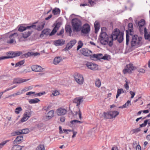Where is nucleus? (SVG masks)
<instances>
[{"label":"nucleus","mask_w":150,"mask_h":150,"mask_svg":"<svg viewBox=\"0 0 150 150\" xmlns=\"http://www.w3.org/2000/svg\"><path fill=\"white\" fill-rule=\"evenodd\" d=\"M123 32H120L117 28H115L110 36L105 32H101L99 39L101 44L111 47L113 45V40H117L119 43H121L123 40Z\"/></svg>","instance_id":"1"},{"label":"nucleus","mask_w":150,"mask_h":150,"mask_svg":"<svg viewBox=\"0 0 150 150\" xmlns=\"http://www.w3.org/2000/svg\"><path fill=\"white\" fill-rule=\"evenodd\" d=\"M129 36V38H131L130 43L132 47L137 48L142 45V38L141 37H139L136 35Z\"/></svg>","instance_id":"2"},{"label":"nucleus","mask_w":150,"mask_h":150,"mask_svg":"<svg viewBox=\"0 0 150 150\" xmlns=\"http://www.w3.org/2000/svg\"><path fill=\"white\" fill-rule=\"evenodd\" d=\"M71 24L74 32H78L81 31L82 23L79 19L75 18L72 19L71 21Z\"/></svg>","instance_id":"3"},{"label":"nucleus","mask_w":150,"mask_h":150,"mask_svg":"<svg viewBox=\"0 0 150 150\" xmlns=\"http://www.w3.org/2000/svg\"><path fill=\"white\" fill-rule=\"evenodd\" d=\"M128 30L126 31V43L127 46L129 45V35H132L134 34L133 24L132 23H129L128 25Z\"/></svg>","instance_id":"4"},{"label":"nucleus","mask_w":150,"mask_h":150,"mask_svg":"<svg viewBox=\"0 0 150 150\" xmlns=\"http://www.w3.org/2000/svg\"><path fill=\"white\" fill-rule=\"evenodd\" d=\"M74 78L75 81L79 84H82L84 80L83 76L79 73H76L74 75Z\"/></svg>","instance_id":"5"},{"label":"nucleus","mask_w":150,"mask_h":150,"mask_svg":"<svg viewBox=\"0 0 150 150\" xmlns=\"http://www.w3.org/2000/svg\"><path fill=\"white\" fill-rule=\"evenodd\" d=\"M90 30V26L88 24L86 23L84 24L82 27L81 26V30L82 33L87 34L89 33Z\"/></svg>","instance_id":"6"},{"label":"nucleus","mask_w":150,"mask_h":150,"mask_svg":"<svg viewBox=\"0 0 150 150\" xmlns=\"http://www.w3.org/2000/svg\"><path fill=\"white\" fill-rule=\"evenodd\" d=\"M134 70V67L133 64H130L127 65L124 69L123 70V72L124 74L127 73H130Z\"/></svg>","instance_id":"7"},{"label":"nucleus","mask_w":150,"mask_h":150,"mask_svg":"<svg viewBox=\"0 0 150 150\" xmlns=\"http://www.w3.org/2000/svg\"><path fill=\"white\" fill-rule=\"evenodd\" d=\"M86 65L89 69L92 70H96L98 69V65L94 63L88 62Z\"/></svg>","instance_id":"8"},{"label":"nucleus","mask_w":150,"mask_h":150,"mask_svg":"<svg viewBox=\"0 0 150 150\" xmlns=\"http://www.w3.org/2000/svg\"><path fill=\"white\" fill-rule=\"evenodd\" d=\"M40 54L37 52H29L23 54L21 57L22 58H27L28 57L31 56H36L39 55Z\"/></svg>","instance_id":"9"},{"label":"nucleus","mask_w":150,"mask_h":150,"mask_svg":"<svg viewBox=\"0 0 150 150\" xmlns=\"http://www.w3.org/2000/svg\"><path fill=\"white\" fill-rule=\"evenodd\" d=\"M80 52L83 55L86 56H90L92 54V52L87 48H83L81 50Z\"/></svg>","instance_id":"10"},{"label":"nucleus","mask_w":150,"mask_h":150,"mask_svg":"<svg viewBox=\"0 0 150 150\" xmlns=\"http://www.w3.org/2000/svg\"><path fill=\"white\" fill-rule=\"evenodd\" d=\"M36 25H32L29 26H27L25 27L21 25L18 28V30L20 32H23L25 30H27L28 29H31L33 28L34 27H35Z\"/></svg>","instance_id":"11"},{"label":"nucleus","mask_w":150,"mask_h":150,"mask_svg":"<svg viewBox=\"0 0 150 150\" xmlns=\"http://www.w3.org/2000/svg\"><path fill=\"white\" fill-rule=\"evenodd\" d=\"M31 113L28 111L26 112L24 114L23 117L21 120V122H24L26 121L30 117Z\"/></svg>","instance_id":"12"},{"label":"nucleus","mask_w":150,"mask_h":150,"mask_svg":"<svg viewBox=\"0 0 150 150\" xmlns=\"http://www.w3.org/2000/svg\"><path fill=\"white\" fill-rule=\"evenodd\" d=\"M65 42V40L63 39H59L54 41V44L56 46H61L63 45Z\"/></svg>","instance_id":"13"},{"label":"nucleus","mask_w":150,"mask_h":150,"mask_svg":"<svg viewBox=\"0 0 150 150\" xmlns=\"http://www.w3.org/2000/svg\"><path fill=\"white\" fill-rule=\"evenodd\" d=\"M83 101V98L81 97L76 98H74L73 100V102L76 104V106H79Z\"/></svg>","instance_id":"14"},{"label":"nucleus","mask_w":150,"mask_h":150,"mask_svg":"<svg viewBox=\"0 0 150 150\" xmlns=\"http://www.w3.org/2000/svg\"><path fill=\"white\" fill-rule=\"evenodd\" d=\"M28 80V79H22L20 78H15L13 80V84H20L26 82Z\"/></svg>","instance_id":"15"},{"label":"nucleus","mask_w":150,"mask_h":150,"mask_svg":"<svg viewBox=\"0 0 150 150\" xmlns=\"http://www.w3.org/2000/svg\"><path fill=\"white\" fill-rule=\"evenodd\" d=\"M32 70L35 72H40L43 69L41 67L37 65H34L31 66Z\"/></svg>","instance_id":"16"},{"label":"nucleus","mask_w":150,"mask_h":150,"mask_svg":"<svg viewBox=\"0 0 150 150\" xmlns=\"http://www.w3.org/2000/svg\"><path fill=\"white\" fill-rule=\"evenodd\" d=\"M57 112L58 115H64L66 113L67 110L65 109L61 108L58 109Z\"/></svg>","instance_id":"17"},{"label":"nucleus","mask_w":150,"mask_h":150,"mask_svg":"<svg viewBox=\"0 0 150 150\" xmlns=\"http://www.w3.org/2000/svg\"><path fill=\"white\" fill-rule=\"evenodd\" d=\"M28 31L24 32L23 33V36L24 38H26L32 34L33 32V30L32 28L28 29Z\"/></svg>","instance_id":"18"},{"label":"nucleus","mask_w":150,"mask_h":150,"mask_svg":"<svg viewBox=\"0 0 150 150\" xmlns=\"http://www.w3.org/2000/svg\"><path fill=\"white\" fill-rule=\"evenodd\" d=\"M23 136H18L13 141V144H20L22 142V141L23 140Z\"/></svg>","instance_id":"19"},{"label":"nucleus","mask_w":150,"mask_h":150,"mask_svg":"<svg viewBox=\"0 0 150 150\" xmlns=\"http://www.w3.org/2000/svg\"><path fill=\"white\" fill-rule=\"evenodd\" d=\"M65 30L66 33H69V36H71L72 30L70 25H66L65 27Z\"/></svg>","instance_id":"20"},{"label":"nucleus","mask_w":150,"mask_h":150,"mask_svg":"<svg viewBox=\"0 0 150 150\" xmlns=\"http://www.w3.org/2000/svg\"><path fill=\"white\" fill-rule=\"evenodd\" d=\"M109 114L110 118H115L116 116L119 115V112L116 111H109Z\"/></svg>","instance_id":"21"},{"label":"nucleus","mask_w":150,"mask_h":150,"mask_svg":"<svg viewBox=\"0 0 150 150\" xmlns=\"http://www.w3.org/2000/svg\"><path fill=\"white\" fill-rule=\"evenodd\" d=\"M144 37L146 40H148L150 41V32L148 33L147 32V30L146 28H144Z\"/></svg>","instance_id":"22"},{"label":"nucleus","mask_w":150,"mask_h":150,"mask_svg":"<svg viewBox=\"0 0 150 150\" xmlns=\"http://www.w3.org/2000/svg\"><path fill=\"white\" fill-rule=\"evenodd\" d=\"M49 29H45L42 31L41 34L40 35V37L42 38L44 35H47L49 34Z\"/></svg>","instance_id":"23"},{"label":"nucleus","mask_w":150,"mask_h":150,"mask_svg":"<svg viewBox=\"0 0 150 150\" xmlns=\"http://www.w3.org/2000/svg\"><path fill=\"white\" fill-rule=\"evenodd\" d=\"M62 60V58L60 57H55L54 59L53 63L54 64L57 65L59 64Z\"/></svg>","instance_id":"24"},{"label":"nucleus","mask_w":150,"mask_h":150,"mask_svg":"<svg viewBox=\"0 0 150 150\" xmlns=\"http://www.w3.org/2000/svg\"><path fill=\"white\" fill-rule=\"evenodd\" d=\"M7 59L12 58L14 57V52L10 51L7 53Z\"/></svg>","instance_id":"25"},{"label":"nucleus","mask_w":150,"mask_h":150,"mask_svg":"<svg viewBox=\"0 0 150 150\" xmlns=\"http://www.w3.org/2000/svg\"><path fill=\"white\" fill-rule=\"evenodd\" d=\"M145 23V21L144 19H141L138 23V25L140 28V31H141V27L143 26Z\"/></svg>","instance_id":"26"},{"label":"nucleus","mask_w":150,"mask_h":150,"mask_svg":"<svg viewBox=\"0 0 150 150\" xmlns=\"http://www.w3.org/2000/svg\"><path fill=\"white\" fill-rule=\"evenodd\" d=\"M54 111L53 110H51L47 113L46 117L49 118L52 117L54 116Z\"/></svg>","instance_id":"27"},{"label":"nucleus","mask_w":150,"mask_h":150,"mask_svg":"<svg viewBox=\"0 0 150 150\" xmlns=\"http://www.w3.org/2000/svg\"><path fill=\"white\" fill-rule=\"evenodd\" d=\"M40 100L38 98H35L34 99L30 100L29 101V102L30 104H35L38 103L40 101Z\"/></svg>","instance_id":"28"},{"label":"nucleus","mask_w":150,"mask_h":150,"mask_svg":"<svg viewBox=\"0 0 150 150\" xmlns=\"http://www.w3.org/2000/svg\"><path fill=\"white\" fill-rule=\"evenodd\" d=\"M95 32L96 33L98 32L100 29L99 23L97 21H95L94 23Z\"/></svg>","instance_id":"29"},{"label":"nucleus","mask_w":150,"mask_h":150,"mask_svg":"<svg viewBox=\"0 0 150 150\" xmlns=\"http://www.w3.org/2000/svg\"><path fill=\"white\" fill-rule=\"evenodd\" d=\"M21 134H22L21 129L11 133V135L12 136H15Z\"/></svg>","instance_id":"30"},{"label":"nucleus","mask_w":150,"mask_h":150,"mask_svg":"<svg viewBox=\"0 0 150 150\" xmlns=\"http://www.w3.org/2000/svg\"><path fill=\"white\" fill-rule=\"evenodd\" d=\"M52 11L54 15H57L60 13V10L59 8H56L53 9Z\"/></svg>","instance_id":"31"},{"label":"nucleus","mask_w":150,"mask_h":150,"mask_svg":"<svg viewBox=\"0 0 150 150\" xmlns=\"http://www.w3.org/2000/svg\"><path fill=\"white\" fill-rule=\"evenodd\" d=\"M23 147V146H21L20 145H16V144H14L13 146V148L14 150H21L22 147Z\"/></svg>","instance_id":"32"},{"label":"nucleus","mask_w":150,"mask_h":150,"mask_svg":"<svg viewBox=\"0 0 150 150\" xmlns=\"http://www.w3.org/2000/svg\"><path fill=\"white\" fill-rule=\"evenodd\" d=\"M25 60H23L20 61L16 64L15 67H20L23 65L25 63Z\"/></svg>","instance_id":"33"},{"label":"nucleus","mask_w":150,"mask_h":150,"mask_svg":"<svg viewBox=\"0 0 150 150\" xmlns=\"http://www.w3.org/2000/svg\"><path fill=\"white\" fill-rule=\"evenodd\" d=\"M18 34L17 33H14L13 34H11L9 36V38L10 39H13L14 40L15 38H16L18 36Z\"/></svg>","instance_id":"34"},{"label":"nucleus","mask_w":150,"mask_h":150,"mask_svg":"<svg viewBox=\"0 0 150 150\" xmlns=\"http://www.w3.org/2000/svg\"><path fill=\"white\" fill-rule=\"evenodd\" d=\"M73 46L72 45L70 42H69L67 44L66 47L64 48V50L65 51L71 49Z\"/></svg>","instance_id":"35"},{"label":"nucleus","mask_w":150,"mask_h":150,"mask_svg":"<svg viewBox=\"0 0 150 150\" xmlns=\"http://www.w3.org/2000/svg\"><path fill=\"white\" fill-rule=\"evenodd\" d=\"M123 92V89L122 88L118 89L117 94L116 96V98H117L121 93H122V92Z\"/></svg>","instance_id":"36"},{"label":"nucleus","mask_w":150,"mask_h":150,"mask_svg":"<svg viewBox=\"0 0 150 150\" xmlns=\"http://www.w3.org/2000/svg\"><path fill=\"white\" fill-rule=\"evenodd\" d=\"M101 85V81L99 79H97L95 81V85L98 88H99Z\"/></svg>","instance_id":"37"},{"label":"nucleus","mask_w":150,"mask_h":150,"mask_svg":"<svg viewBox=\"0 0 150 150\" xmlns=\"http://www.w3.org/2000/svg\"><path fill=\"white\" fill-rule=\"evenodd\" d=\"M61 23L60 22H58L56 23H55L54 24V25L55 26V27L54 28H55L57 30L61 26Z\"/></svg>","instance_id":"38"},{"label":"nucleus","mask_w":150,"mask_h":150,"mask_svg":"<svg viewBox=\"0 0 150 150\" xmlns=\"http://www.w3.org/2000/svg\"><path fill=\"white\" fill-rule=\"evenodd\" d=\"M14 57L20 56L23 53L21 51H17L14 52Z\"/></svg>","instance_id":"39"},{"label":"nucleus","mask_w":150,"mask_h":150,"mask_svg":"<svg viewBox=\"0 0 150 150\" xmlns=\"http://www.w3.org/2000/svg\"><path fill=\"white\" fill-rule=\"evenodd\" d=\"M90 56L91 59L92 60H96L97 59V57H98V56L97 55V54H94L93 55H92V54L91 55V56Z\"/></svg>","instance_id":"40"},{"label":"nucleus","mask_w":150,"mask_h":150,"mask_svg":"<svg viewBox=\"0 0 150 150\" xmlns=\"http://www.w3.org/2000/svg\"><path fill=\"white\" fill-rule=\"evenodd\" d=\"M88 6H92L96 4V3L94 0H88Z\"/></svg>","instance_id":"41"},{"label":"nucleus","mask_w":150,"mask_h":150,"mask_svg":"<svg viewBox=\"0 0 150 150\" xmlns=\"http://www.w3.org/2000/svg\"><path fill=\"white\" fill-rule=\"evenodd\" d=\"M22 109L21 107H18L15 109V112L16 114H18L20 112L22 111Z\"/></svg>","instance_id":"42"},{"label":"nucleus","mask_w":150,"mask_h":150,"mask_svg":"<svg viewBox=\"0 0 150 150\" xmlns=\"http://www.w3.org/2000/svg\"><path fill=\"white\" fill-rule=\"evenodd\" d=\"M109 114V112H104L103 113V115L104 117L106 119L110 118Z\"/></svg>","instance_id":"43"},{"label":"nucleus","mask_w":150,"mask_h":150,"mask_svg":"<svg viewBox=\"0 0 150 150\" xmlns=\"http://www.w3.org/2000/svg\"><path fill=\"white\" fill-rule=\"evenodd\" d=\"M45 148L44 145H39L37 148L36 150H45Z\"/></svg>","instance_id":"44"},{"label":"nucleus","mask_w":150,"mask_h":150,"mask_svg":"<svg viewBox=\"0 0 150 150\" xmlns=\"http://www.w3.org/2000/svg\"><path fill=\"white\" fill-rule=\"evenodd\" d=\"M45 23H43L41 25H39L37 26V30L38 31L42 30L44 28Z\"/></svg>","instance_id":"45"},{"label":"nucleus","mask_w":150,"mask_h":150,"mask_svg":"<svg viewBox=\"0 0 150 150\" xmlns=\"http://www.w3.org/2000/svg\"><path fill=\"white\" fill-rule=\"evenodd\" d=\"M10 141L9 140H7L3 141L2 142L0 143V149L3 147L7 143Z\"/></svg>","instance_id":"46"},{"label":"nucleus","mask_w":150,"mask_h":150,"mask_svg":"<svg viewBox=\"0 0 150 150\" xmlns=\"http://www.w3.org/2000/svg\"><path fill=\"white\" fill-rule=\"evenodd\" d=\"M78 45L77 46V50H78L80 48H81L83 46V43L80 40L78 42Z\"/></svg>","instance_id":"47"},{"label":"nucleus","mask_w":150,"mask_h":150,"mask_svg":"<svg viewBox=\"0 0 150 150\" xmlns=\"http://www.w3.org/2000/svg\"><path fill=\"white\" fill-rule=\"evenodd\" d=\"M21 131L22 132V134H26L28 133L29 132V129L28 128H25L24 129H21Z\"/></svg>","instance_id":"48"},{"label":"nucleus","mask_w":150,"mask_h":150,"mask_svg":"<svg viewBox=\"0 0 150 150\" xmlns=\"http://www.w3.org/2000/svg\"><path fill=\"white\" fill-rule=\"evenodd\" d=\"M149 121V120H145L144 122V123L139 125L140 127H145L147 124V122Z\"/></svg>","instance_id":"49"},{"label":"nucleus","mask_w":150,"mask_h":150,"mask_svg":"<svg viewBox=\"0 0 150 150\" xmlns=\"http://www.w3.org/2000/svg\"><path fill=\"white\" fill-rule=\"evenodd\" d=\"M81 123V121L76 120H71L70 121V123L73 125H74L75 123Z\"/></svg>","instance_id":"50"},{"label":"nucleus","mask_w":150,"mask_h":150,"mask_svg":"<svg viewBox=\"0 0 150 150\" xmlns=\"http://www.w3.org/2000/svg\"><path fill=\"white\" fill-rule=\"evenodd\" d=\"M141 130L140 127H139L135 129L132 130V131L133 133H137L140 131Z\"/></svg>","instance_id":"51"},{"label":"nucleus","mask_w":150,"mask_h":150,"mask_svg":"<svg viewBox=\"0 0 150 150\" xmlns=\"http://www.w3.org/2000/svg\"><path fill=\"white\" fill-rule=\"evenodd\" d=\"M57 30L55 28H54L53 29L50 34V36L54 35L57 31Z\"/></svg>","instance_id":"52"},{"label":"nucleus","mask_w":150,"mask_h":150,"mask_svg":"<svg viewBox=\"0 0 150 150\" xmlns=\"http://www.w3.org/2000/svg\"><path fill=\"white\" fill-rule=\"evenodd\" d=\"M130 103V101L128 100L127 102L123 105V107L125 108H127L129 104Z\"/></svg>","instance_id":"53"},{"label":"nucleus","mask_w":150,"mask_h":150,"mask_svg":"<svg viewBox=\"0 0 150 150\" xmlns=\"http://www.w3.org/2000/svg\"><path fill=\"white\" fill-rule=\"evenodd\" d=\"M69 42L72 46H73L76 43V40L74 39L70 41Z\"/></svg>","instance_id":"54"},{"label":"nucleus","mask_w":150,"mask_h":150,"mask_svg":"<svg viewBox=\"0 0 150 150\" xmlns=\"http://www.w3.org/2000/svg\"><path fill=\"white\" fill-rule=\"evenodd\" d=\"M125 82L126 83L124 85V87L127 90H128L129 89V86L128 85V82L127 81H125Z\"/></svg>","instance_id":"55"},{"label":"nucleus","mask_w":150,"mask_h":150,"mask_svg":"<svg viewBox=\"0 0 150 150\" xmlns=\"http://www.w3.org/2000/svg\"><path fill=\"white\" fill-rule=\"evenodd\" d=\"M45 93H46L45 92H40L38 93H37L35 94V95L37 96H40L42 95L45 94Z\"/></svg>","instance_id":"56"},{"label":"nucleus","mask_w":150,"mask_h":150,"mask_svg":"<svg viewBox=\"0 0 150 150\" xmlns=\"http://www.w3.org/2000/svg\"><path fill=\"white\" fill-rule=\"evenodd\" d=\"M52 94L54 96H57L59 94V91L57 90H55L53 92V93Z\"/></svg>","instance_id":"57"},{"label":"nucleus","mask_w":150,"mask_h":150,"mask_svg":"<svg viewBox=\"0 0 150 150\" xmlns=\"http://www.w3.org/2000/svg\"><path fill=\"white\" fill-rule=\"evenodd\" d=\"M109 56V55L105 54L104 56H103L102 59L104 60H108V57Z\"/></svg>","instance_id":"58"},{"label":"nucleus","mask_w":150,"mask_h":150,"mask_svg":"<svg viewBox=\"0 0 150 150\" xmlns=\"http://www.w3.org/2000/svg\"><path fill=\"white\" fill-rule=\"evenodd\" d=\"M64 32V30L63 29H61L59 33H57L58 35H62Z\"/></svg>","instance_id":"59"},{"label":"nucleus","mask_w":150,"mask_h":150,"mask_svg":"<svg viewBox=\"0 0 150 150\" xmlns=\"http://www.w3.org/2000/svg\"><path fill=\"white\" fill-rule=\"evenodd\" d=\"M97 55L98 56V57H97V59H102L103 54H102L100 53L97 54Z\"/></svg>","instance_id":"60"},{"label":"nucleus","mask_w":150,"mask_h":150,"mask_svg":"<svg viewBox=\"0 0 150 150\" xmlns=\"http://www.w3.org/2000/svg\"><path fill=\"white\" fill-rule=\"evenodd\" d=\"M129 93L131 95V98H134V95H135V93L134 92L131 91H130Z\"/></svg>","instance_id":"61"},{"label":"nucleus","mask_w":150,"mask_h":150,"mask_svg":"<svg viewBox=\"0 0 150 150\" xmlns=\"http://www.w3.org/2000/svg\"><path fill=\"white\" fill-rule=\"evenodd\" d=\"M60 120L61 122H63L65 120V118L64 117H61L60 118Z\"/></svg>","instance_id":"62"},{"label":"nucleus","mask_w":150,"mask_h":150,"mask_svg":"<svg viewBox=\"0 0 150 150\" xmlns=\"http://www.w3.org/2000/svg\"><path fill=\"white\" fill-rule=\"evenodd\" d=\"M138 71L140 73H144L145 72V71L143 69H139Z\"/></svg>","instance_id":"63"},{"label":"nucleus","mask_w":150,"mask_h":150,"mask_svg":"<svg viewBox=\"0 0 150 150\" xmlns=\"http://www.w3.org/2000/svg\"><path fill=\"white\" fill-rule=\"evenodd\" d=\"M136 150H141V147L139 145H138L136 146Z\"/></svg>","instance_id":"64"}]
</instances>
